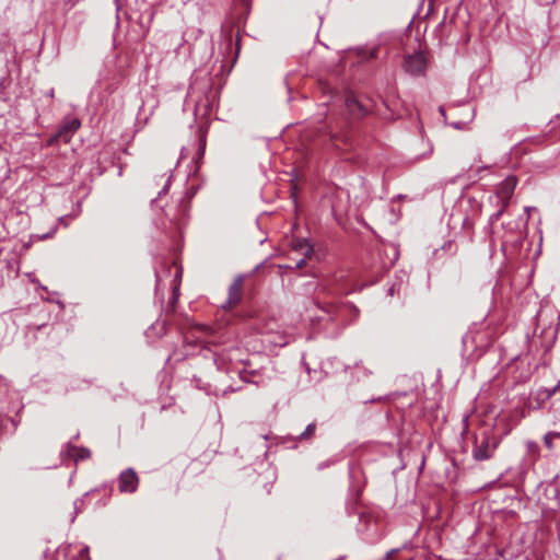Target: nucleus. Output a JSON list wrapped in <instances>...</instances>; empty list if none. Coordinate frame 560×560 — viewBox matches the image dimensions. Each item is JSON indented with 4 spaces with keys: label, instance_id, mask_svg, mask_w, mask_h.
I'll use <instances>...</instances> for the list:
<instances>
[{
    "label": "nucleus",
    "instance_id": "obj_6",
    "mask_svg": "<svg viewBox=\"0 0 560 560\" xmlns=\"http://www.w3.org/2000/svg\"><path fill=\"white\" fill-rule=\"evenodd\" d=\"M243 284L244 278L242 276L236 277L229 288L228 301L222 305L223 308H233L236 306L243 298Z\"/></svg>",
    "mask_w": 560,
    "mask_h": 560
},
{
    "label": "nucleus",
    "instance_id": "obj_15",
    "mask_svg": "<svg viewBox=\"0 0 560 560\" xmlns=\"http://www.w3.org/2000/svg\"><path fill=\"white\" fill-rule=\"evenodd\" d=\"M557 438H560V432H548L545 434L544 442L547 448L552 450V440Z\"/></svg>",
    "mask_w": 560,
    "mask_h": 560
},
{
    "label": "nucleus",
    "instance_id": "obj_21",
    "mask_svg": "<svg viewBox=\"0 0 560 560\" xmlns=\"http://www.w3.org/2000/svg\"><path fill=\"white\" fill-rule=\"evenodd\" d=\"M240 340H241V342H244L245 341V336H240Z\"/></svg>",
    "mask_w": 560,
    "mask_h": 560
},
{
    "label": "nucleus",
    "instance_id": "obj_2",
    "mask_svg": "<svg viewBox=\"0 0 560 560\" xmlns=\"http://www.w3.org/2000/svg\"><path fill=\"white\" fill-rule=\"evenodd\" d=\"M534 210L532 207H525V214L517 217H509L508 221L503 222L504 237H523L527 232V224L529 220V211Z\"/></svg>",
    "mask_w": 560,
    "mask_h": 560
},
{
    "label": "nucleus",
    "instance_id": "obj_10",
    "mask_svg": "<svg viewBox=\"0 0 560 560\" xmlns=\"http://www.w3.org/2000/svg\"><path fill=\"white\" fill-rule=\"evenodd\" d=\"M346 107L348 112L357 118L363 117L368 113L365 106L352 95L347 96Z\"/></svg>",
    "mask_w": 560,
    "mask_h": 560
},
{
    "label": "nucleus",
    "instance_id": "obj_13",
    "mask_svg": "<svg viewBox=\"0 0 560 560\" xmlns=\"http://www.w3.org/2000/svg\"><path fill=\"white\" fill-rule=\"evenodd\" d=\"M315 430H316V424L315 423H310L305 430L299 435V440L302 441V440H310L314 436L315 434Z\"/></svg>",
    "mask_w": 560,
    "mask_h": 560
},
{
    "label": "nucleus",
    "instance_id": "obj_16",
    "mask_svg": "<svg viewBox=\"0 0 560 560\" xmlns=\"http://www.w3.org/2000/svg\"><path fill=\"white\" fill-rule=\"evenodd\" d=\"M182 276H183V270L182 269H178L176 271V275H175V281L177 282V284L175 285L174 288V298L177 299L178 298V291H179V283L182 281Z\"/></svg>",
    "mask_w": 560,
    "mask_h": 560
},
{
    "label": "nucleus",
    "instance_id": "obj_19",
    "mask_svg": "<svg viewBox=\"0 0 560 560\" xmlns=\"http://www.w3.org/2000/svg\"><path fill=\"white\" fill-rule=\"evenodd\" d=\"M82 556H88L89 553V547H84L81 551Z\"/></svg>",
    "mask_w": 560,
    "mask_h": 560
},
{
    "label": "nucleus",
    "instance_id": "obj_7",
    "mask_svg": "<svg viewBox=\"0 0 560 560\" xmlns=\"http://www.w3.org/2000/svg\"><path fill=\"white\" fill-rule=\"evenodd\" d=\"M560 390V381L553 388H538L536 392L530 394L529 402L534 408H540L547 400L556 396Z\"/></svg>",
    "mask_w": 560,
    "mask_h": 560
},
{
    "label": "nucleus",
    "instance_id": "obj_4",
    "mask_svg": "<svg viewBox=\"0 0 560 560\" xmlns=\"http://www.w3.org/2000/svg\"><path fill=\"white\" fill-rule=\"evenodd\" d=\"M497 447V442L492 441L488 435L483 434L475 441L472 456L477 460L489 459Z\"/></svg>",
    "mask_w": 560,
    "mask_h": 560
},
{
    "label": "nucleus",
    "instance_id": "obj_8",
    "mask_svg": "<svg viewBox=\"0 0 560 560\" xmlns=\"http://www.w3.org/2000/svg\"><path fill=\"white\" fill-rule=\"evenodd\" d=\"M81 121L78 118H70L63 122L57 135L50 140V143L55 140L62 139L65 142H69L71 136L79 130Z\"/></svg>",
    "mask_w": 560,
    "mask_h": 560
},
{
    "label": "nucleus",
    "instance_id": "obj_3",
    "mask_svg": "<svg viewBox=\"0 0 560 560\" xmlns=\"http://www.w3.org/2000/svg\"><path fill=\"white\" fill-rule=\"evenodd\" d=\"M428 58L423 51H416L406 55L402 61V69L412 77H422L425 74Z\"/></svg>",
    "mask_w": 560,
    "mask_h": 560
},
{
    "label": "nucleus",
    "instance_id": "obj_18",
    "mask_svg": "<svg viewBox=\"0 0 560 560\" xmlns=\"http://www.w3.org/2000/svg\"><path fill=\"white\" fill-rule=\"evenodd\" d=\"M308 258H310V257H305V256H303V258H301V259H299V260L296 261L295 267H296L298 269L303 268V267L305 266V264H306V260H307Z\"/></svg>",
    "mask_w": 560,
    "mask_h": 560
},
{
    "label": "nucleus",
    "instance_id": "obj_20",
    "mask_svg": "<svg viewBox=\"0 0 560 560\" xmlns=\"http://www.w3.org/2000/svg\"><path fill=\"white\" fill-rule=\"evenodd\" d=\"M332 141H334V145H335L336 148H339V144H338V142H337V139H335V137L332 138Z\"/></svg>",
    "mask_w": 560,
    "mask_h": 560
},
{
    "label": "nucleus",
    "instance_id": "obj_11",
    "mask_svg": "<svg viewBox=\"0 0 560 560\" xmlns=\"http://www.w3.org/2000/svg\"><path fill=\"white\" fill-rule=\"evenodd\" d=\"M292 249L302 254L305 257L313 255V246L306 240H296L292 243Z\"/></svg>",
    "mask_w": 560,
    "mask_h": 560
},
{
    "label": "nucleus",
    "instance_id": "obj_14",
    "mask_svg": "<svg viewBox=\"0 0 560 560\" xmlns=\"http://www.w3.org/2000/svg\"><path fill=\"white\" fill-rule=\"evenodd\" d=\"M313 305L324 312H326L327 314L329 315H332L336 311V305L332 304V303H326V304H320L319 302L317 301H314L313 302Z\"/></svg>",
    "mask_w": 560,
    "mask_h": 560
},
{
    "label": "nucleus",
    "instance_id": "obj_9",
    "mask_svg": "<svg viewBox=\"0 0 560 560\" xmlns=\"http://www.w3.org/2000/svg\"><path fill=\"white\" fill-rule=\"evenodd\" d=\"M63 455L67 458H70L73 462L78 463L80 460L89 459L92 453L88 447L67 444L63 451Z\"/></svg>",
    "mask_w": 560,
    "mask_h": 560
},
{
    "label": "nucleus",
    "instance_id": "obj_12",
    "mask_svg": "<svg viewBox=\"0 0 560 560\" xmlns=\"http://www.w3.org/2000/svg\"><path fill=\"white\" fill-rule=\"evenodd\" d=\"M550 412L555 422H560V390H558L556 398L550 405Z\"/></svg>",
    "mask_w": 560,
    "mask_h": 560
},
{
    "label": "nucleus",
    "instance_id": "obj_1",
    "mask_svg": "<svg viewBox=\"0 0 560 560\" xmlns=\"http://www.w3.org/2000/svg\"><path fill=\"white\" fill-rule=\"evenodd\" d=\"M517 183L518 180L516 176L510 175L497 185L493 199L495 200V206L498 207V210L490 217V223H493L501 219V217L510 206Z\"/></svg>",
    "mask_w": 560,
    "mask_h": 560
},
{
    "label": "nucleus",
    "instance_id": "obj_5",
    "mask_svg": "<svg viewBox=\"0 0 560 560\" xmlns=\"http://www.w3.org/2000/svg\"><path fill=\"white\" fill-rule=\"evenodd\" d=\"M139 477L133 468L122 470L118 477V489L121 493H133L139 487Z\"/></svg>",
    "mask_w": 560,
    "mask_h": 560
},
{
    "label": "nucleus",
    "instance_id": "obj_17",
    "mask_svg": "<svg viewBox=\"0 0 560 560\" xmlns=\"http://www.w3.org/2000/svg\"><path fill=\"white\" fill-rule=\"evenodd\" d=\"M255 314L253 311H242L240 314H238V317L242 318V319H247V318H252L254 317Z\"/></svg>",
    "mask_w": 560,
    "mask_h": 560
}]
</instances>
